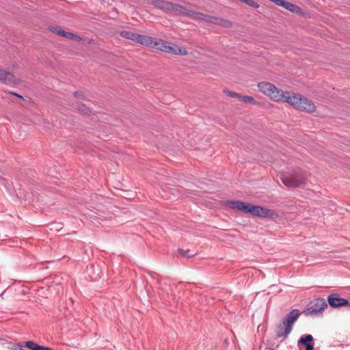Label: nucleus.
Returning a JSON list of instances; mask_svg holds the SVG:
<instances>
[{"mask_svg":"<svg viewBox=\"0 0 350 350\" xmlns=\"http://www.w3.org/2000/svg\"><path fill=\"white\" fill-rule=\"evenodd\" d=\"M313 340V337L312 335H306L304 337H301L299 338L298 342L299 344L304 345L306 347V350H313V345L310 343Z\"/></svg>","mask_w":350,"mask_h":350,"instance_id":"obj_16","label":"nucleus"},{"mask_svg":"<svg viewBox=\"0 0 350 350\" xmlns=\"http://www.w3.org/2000/svg\"><path fill=\"white\" fill-rule=\"evenodd\" d=\"M241 1L245 3L247 5L254 8H258L260 6L259 4L258 3H256V1H254V0H241Z\"/></svg>","mask_w":350,"mask_h":350,"instance_id":"obj_21","label":"nucleus"},{"mask_svg":"<svg viewBox=\"0 0 350 350\" xmlns=\"http://www.w3.org/2000/svg\"><path fill=\"white\" fill-rule=\"evenodd\" d=\"M0 82L8 85H15L16 78L11 72L0 68Z\"/></svg>","mask_w":350,"mask_h":350,"instance_id":"obj_10","label":"nucleus"},{"mask_svg":"<svg viewBox=\"0 0 350 350\" xmlns=\"http://www.w3.org/2000/svg\"><path fill=\"white\" fill-rule=\"evenodd\" d=\"M327 306V302L324 299L318 298L311 303L310 306L308 308L307 310L310 314H317L321 312Z\"/></svg>","mask_w":350,"mask_h":350,"instance_id":"obj_9","label":"nucleus"},{"mask_svg":"<svg viewBox=\"0 0 350 350\" xmlns=\"http://www.w3.org/2000/svg\"><path fill=\"white\" fill-rule=\"evenodd\" d=\"M48 29L49 31L68 40H75L77 42H80L82 40V38L80 36L72 32L66 31L62 29L60 26L58 25H50L48 27Z\"/></svg>","mask_w":350,"mask_h":350,"instance_id":"obj_7","label":"nucleus"},{"mask_svg":"<svg viewBox=\"0 0 350 350\" xmlns=\"http://www.w3.org/2000/svg\"><path fill=\"white\" fill-rule=\"evenodd\" d=\"M240 100H241L244 103L251 104V105H254L258 104V103L254 99V98L251 96L242 95Z\"/></svg>","mask_w":350,"mask_h":350,"instance_id":"obj_19","label":"nucleus"},{"mask_svg":"<svg viewBox=\"0 0 350 350\" xmlns=\"http://www.w3.org/2000/svg\"><path fill=\"white\" fill-rule=\"evenodd\" d=\"M178 252L180 254L184 256H187V257H192L195 254H190V251L189 250H183V249H178Z\"/></svg>","mask_w":350,"mask_h":350,"instance_id":"obj_23","label":"nucleus"},{"mask_svg":"<svg viewBox=\"0 0 350 350\" xmlns=\"http://www.w3.org/2000/svg\"><path fill=\"white\" fill-rule=\"evenodd\" d=\"M329 304L334 307H340L344 306H350L347 299L340 298L337 294H332L328 297L327 299Z\"/></svg>","mask_w":350,"mask_h":350,"instance_id":"obj_11","label":"nucleus"},{"mask_svg":"<svg viewBox=\"0 0 350 350\" xmlns=\"http://www.w3.org/2000/svg\"><path fill=\"white\" fill-rule=\"evenodd\" d=\"M282 183L289 187H297L304 185L307 180L304 173L299 172L292 174H284L281 177Z\"/></svg>","mask_w":350,"mask_h":350,"instance_id":"obj_5","label":"nucleus"},{"mask_svg":"<svg viewBox=\"0 0 350 350\" xmlns=\"http://www.w3.org/2000/svg\"><path fill=\"white\" fill-rule=\"evenodd\" d=\"M282 8H284L286 10L291 11V12H293V13H296V14L301 13V9L299 6H297L295 4H293L288 1H286L285 0L284 2V4L282 5Z\"/></svg>","mask_w":350,"mask_h":350,"instance_id":"obj_17","label":"nucleus"},{"mask_svg":"<svg viewBox=\"0 0 350 350\" xmlns=\"http://www.w3.org/2000/svg\"><path fill=\"white\" fill-rule=\"evenodd\" d=\"M151 4L154 8L159 9L165 12L170 13L171 10L173 8V3L164 0H154L152 1Z\"/></svg>","mask_w":350,"mask_h":350,"instance_id":"obj_12","label":"nucleus"},{"mask_svg":"<svg viewBox=\"0 0 350 350\" xmlns=\"http://www.w3.org/2000/svg\"><path fill=\"white\" fill-rule=\"evenodd\" d=\"M226 204L232 209H236L247 213H248L256 217L276 219L279 216L278 213L274 210L264 206L245 203L239 200L227 201L226 202Z\"/></svg>","mask_w":350,"mask_h":350,"instance_id":"obj_1","label":"nucleus"},{"mask_svg":"<svg viewBox=\"0 0 350 350\" xmlns=\"http://www.w3.org/2000/svg\"><path fill=\"white\" fill-rule=\"evenodd\" d=\"M136 43L140 44L146 46H151L154 43V38L149 36L139 34L137 35Z\"/></svg>","mask_w":350,"mask_h":350,"instance_id":"obj_14","label":"nucleus"},{"mask_svg":"<svg viewBox=\"0 0 350 350\" xmlns=\"http://www.w3.org/2000/svg\"><path fill=\"white\" fill-rule=\"evenodd\" d=\"M200 21H205L208 23L217 24L224 27H232V23L228 20L213 16H209L205 14H203V17L201 18Z\"/></svg>","mask_w":350,"mask_h":350,"instance_id":"obj_8","label":"nucleus"},{"mask_svg":"<svg viewBox=\"0 0 350 350\" xmlns=\"http://www.w3.org/2000/svg\"><path fill=\"white\" fill-rule=\"evenodd\" d=\"M172 7L170 13L174 14L187 16L198 21H200L201 18L203 17V13L188 10L180 4L173 3Z\"/></svg>","mask_w":350,"mask_h":350,"instance_id":"obj_6","label":"nucleus"},{"mask_svg":"<svg viewBox=\"0 0 350 350\" xmlns=\"http://www.w3.org/2000/svg\"><path fill=\"white\" fill-rule=\"evenodd\" d=\"M258 90L270 100L276 103H286L290 91H283L275 85L267 81H262L257 85Z\"/></svg>","mask_w":350,"mask_h":350,"instance_id":"obj_3","label":"nucleus"},{"mask_svg":"<svg viewBox=\"0 0 350 350\" xmlns=\"http://www.w3.org/2000/svg\"><path fill=\"white\" fill-rule=\"evenodd\" d=\"M120 34L122 38L131 40L135 42H136L137 35H138V33H137L135 32L131 31H126V30L120 31Z\"/></svg>","mask_w":350,"mask_h":350,"instance_id":"obj_18","label":"nucleus"},{"mask_svg":"<svg viewBox=\"0 0 350 350\" xmlns=\"http://www.w3.org/2000/svg\"><path fill=\"white\" fill-rule=\"evenodd\" d=\"M78 110L82 114L85 115V116H90L92 113V111L90 109V107H87L84 104H79L78 105Z\"/></svg>","mask_w":350,"mask_h":350,"instance_id":"obj_20","label":"nucleus"},{"mask_svg":"<svg viewBox=\"0 0 350 350\" xmlns=\"http://www.w3.org/2000/svg\"><path fill=\"white\" fill-rule=\"evenodd\" d=\"M300 312L297 309L291 311L282 320L276 325L275 332L278 338H286L291 333L294 323L298 319Z\"/></svg>","mask_w":350,"mask_h":350,"instance_id":"obj_4","label":"nucleus"},{"mask_svg":"<svg viewBox=\"0 0 350 350\" xmlns=\"http://www.w3.org/2000/svg\"><path fill=\"white\" fill-rule=\"evenodd\" d=\"M75 97L78 98H82V99H84V94L83 92H76L75 93Z\"/></svg>","mask_w":350,"mask_h":350,"instance_id":"obj_26","label":"nucleus"},{"mask_svg":"<svg viewBox=\"0 0 350 350\" xmlns=\"http://www.w3.org/2000/svg\"><path fill=\"white\" fill-rule=\"evenodd\" d=\"M35 350H53V349L49 347H46L39 345Z\"/></svg>","mask_w":350,"mask_h":350,"instance_id":"obj_27","label":"nucleus"},{"mask_svg":"<svg viewBox=\"0 0 350 350\" xmlns=\"http://www.w3.org/2000/svg\"><path fill=\"white\" fill-rule=\"evenodd\" d=\"M12 94L18 97V98H23V96L17 93H14V92H11Z\"/></svg>","mask_w":350,"mask_h":350,"instance_id":"obj_28","label":"nucleus"},{"mask_svg":"<svg viewBox=\"0 0 350 350\" xmlns=\"http://www.w3.org/2000/svg\"><path fill=\"white\" fill-rule=\"evenodd\" d=\"M25 346L31 350H35L39 345L36 344L33 341H27L26 342Z\"/></svg>","mask_w":350,"mask_h":350,"instance_id":"obj_24","label":"nucleus"},{"mask_svg":"<svg viewBox=\"0 0 350 350\" xmlns=\"http://www.w3.org/2000/svg\"><path fill=\"white\" fill-rule=\"evenodd\" d=\"M14 350H25V349H24L22 347V346H18V347H16L14 349Z\"/></svg>","mask_w":350,"mask_h":350,"instance_id":"obj_29","label":"nucleus"},{"mask_svg":"<svg viewBox=\"0 0 350 350\" xmlns=\"http://www.w3.org/2000/svg\"><path fill=\"white\" fill-rule=\"evenodd\" d=\"M8 182L4 178L0 176V187H7Z\"/></svg>","mask_w":350,"mask_h":350,"instance_id":"obj_25","label":"nucleus"},{"mask_svg":"<svg viewBox=\"0 0 350 350\" xmlns=\"http://www.w3.org/2000/svg\"><path fill=\"white\" fill-rule=\"evenodd\" d=\"M224 92L226 94V95H228V96L231 97V98H238V99H241V94H239L238 93H236L234 92H232V91H229V90H225Z\"/></svg>","mask_w":350,"mask_h":350,"instance_id":"obj_22","label":"nucleus"},{"mask_svg":"<svg viewBox=\"0 0 350 350\" xmlns=\"http://www.w3.org/2000/svg\"><path fill=\"white\" fill-rule=\"evenodd\" d=\"M166 53L176 55H186L188 54L186 48L172 43H169Z\"/></svg>","mask_w":350,"mask_h":350,"instance_id":"obj_13","label":"nucleus"},{"mask_svg":"<svg viewBox=\"0 0 350 350\" xmlns=\"http://www.w3.org/2000/svg\"><path fill=\"white\" fill-rule=\"evenodd\" d=\"M169 43L170 42L163 40H161V39L154 38V43L152 44V47H154L155 49H157L159 51L166 53Z\"/></svg>","mask_w":350,"mask_h":350,"instance_id":"obj_15","label":"nucleus"},{"mask_svg":"<svg viewBox=\"0 0 350 350\" xmlns=\"http://www.w3.org/2000/svg\"><path fill=\"white\" fill-rule=\"evenodd\" d=\"M286 103L300 112L313 114L317 111L315 103L299 93L290 91Z\"/></svg>","mask_w":350,"mask_h":350,"instance_id":"obj_2","label":"nucleus"}]
</instances>
